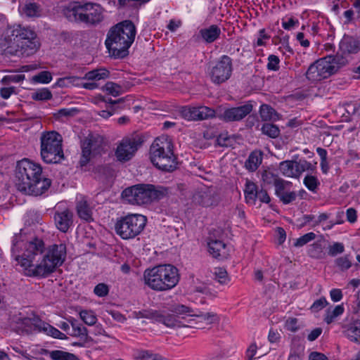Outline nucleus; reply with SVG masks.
<instances>
[{"label":"nucleus","instance_id":"c756f323","mask_svg":"<svg viewBox=\"0 0 360 360\" xmlns=\"http://www.w3.org/2000/svg\"><path fill=\"white\" fill-rule=\"evenodd\" d=\"M345 334L351 341L360 343V321L349 324L345 330Z\"/></svg>","mask_w":360,"mask_h":360},{"label":"nucleus","instance_id":"1a4fd4ad","mask_svg":"<svg viewBox=\"0 0 360 360\" xmlns=\"http://www.w3.org/2000/svg\"><path fill=\"white\" fill-rule=\"evenodd\" d=\"M16 325L14 328L18 333H32L36 332H42L47 335L54 338L65 339V335L62 333L57 328L50 324L42 321L37 317H19L15 321Z\"/></svg>","mask_w":360,"mask_h":360},{"label":"nucleus","instance_id":"4d7b16f0","mask_svg":"<svg viewBox=\"0 0 360 360\" xmlns=\"http://www.w3.org/2000/svg\"><path fill=\"white\" fill-rule=\"evenodd\" d=\"M94 292L98 296V297H105L106 296L109 292V288L108 286L105 283H99L96 285L94 289Z\"/></svg>","mask_w":360,"mask_h":360},{"label":"nucleus","instance_id":"4c0bfd02","mask_svg":"<svg viewBox=\"0 0 360 360\" xmlns=\"http://www.w3.org/2000/svg\"><path fill=\"white\" fill-rule=\"evenodd\" d=\"M295 165L296 167L297 178L300 177L302 172L306 171H314L316 168L314 165L304 159L295 161Z\"/></svg>","mask_w":360,"mask_h":360},{"label":"nucleus","instance_id":"6e6552de","mask_svg":"<svg viewBox=\"0 0 360 360\" xmlns=\"http://www.w3.org/2000/svg\"><path fill=\"white\" fill-rule=\"evenodd\" d=\"M63 138L58 132H44L41 136V156L46 163H58L64 158Z\"/></svg>","mask_w":360,"mask_h":360},{"label":"nucleus","instance_id":"de8ad7c7","mask_svg":"<svg viewBox=\"0 0 360 360\" xmlns=\"http://www.w3.org/2000/svg\"><path fill=\"white\" fill-rule=\"evenodd\" d=\"M303 183L304 186L312 192H316V190L319 185V181L318 179L312 175H307L304 180Z\"/></svg>","mask_w":360,"mask_h":360},{"label":"nucleus","instance_id":"09e8293b","mask_svg":"<svg viewBox=\"0 0 360 360\" xmlns=\"http://www.w3.org/2000/svg\"><path fill=\"white\" fill-rule=\"evenodd\" d=\"M316 237V235L313 232L307 233L302 236L297 238L294 243V246L300 248L302 247L309 242L313 240Z\"/></svg>","mask_w":360,"mask_h":360},{"label":"nucleus","instance_id":"4468645a","mask_svg":"<svg viewBox=\"0 0 360 360\" xmlns=\"http://www.w3.org/2000/svg\"><path fill=\"white\" fill-rule=\"evenodd\" d=\"M231 59L227 56H222L212 68L211 79L217 84L224 82L231 77Z\"/></svg>","mask_w":360,"mask_h":360},{"label":"nucleus","instance_id":"a19ab883","mask_svg":"<svg viewBox=\"0 0 360 360\" xmlns=\"http://www.w3.org/2000/svg\"><path fill=\"white\" fill-rule=\"evenodd\" d=\"M50 356L53 360H78L74 354L60 350L52 351Z\"/></svg>","mask_w":360,"mask_h":360},{"label":"nucleus","instance_id":"2f4dec72","mask_svg":"<svg viewBox=\"0 0 360 360\" xmlns=\"http://www.w3.org/2000/svg\"><path fill=\"white\" fill-rule=\"evenodd\" d=\"M109 77V71L105 68L95 69L86 72L84 77V79L91 81H99Z\"/></svg>","mask_w":360,"mask_h":360},{"label":"nucleus","instance_id":"bb28decb","mask_svg":"<svg viewBox=\"0 0 360 360\" xmlns=\"http://www.w3.org/2000/svg\"><path fill=\"white\" fill-rule=\"evenodd\" d=\"M19 11L22 15L29 18L39 17L41 15V10L39 6L37 4L32 2L20 6Z\"/></svg>","mask_w":360,"mask_h":360},{"label":"nucleus","instance_id":"a211bd4d","mask_svg":"<svg viewBox=\"0 0 360 360\" xmlns=\"http://www.w3.org/2000/svg\"><path fill=\"white\" fill-rule=\"evenodd\" d=\"M84 22L96 24L103 20V10L100 5L92 3H86L84 4Z\"/></svg>","mask_w":360,"mask_h":360},{"label":"nucleus","instance_id":"7c9ffc66","mask_svg":"<svg viewBox=\"0 0 360 360\" xmlns=\"http://www.w3.org/2000/svg\"><path fill=\"white\" fill-rule=\"evenodd\" d=\"M295 161L285 160L281 162L279 165L281 172L285 176L291 178H297L295 167Z\"/></svg>","mask_w":360,"mask_h":360},{"label":"nucleus","instance_id":"c9c22d12","mask_svg":"<svg viewBox=\"0 0 360 360\" xmlns=\"http://www.w3.org/2000/svg\"><path fill=\"white\" fill-rule=\"evenodd\" d=\"M259 112L261 117L264 120H276L278 119V114L268 105H262Z\"/></svg>","mask_w":360,"mask_h":360},{"label":"nucleus","instance_id":"2eb2a0df","mask_svg":"<svg viewBox=\"0 0 360 360\" xmlns=\"http://www.w3.org/2000/svg\"><path fill=\"white\" fill-rule=\"evenodd\" d=\"M181 116L188 121L202 120L213 117L215 110L207 106H184L179 110Z\"/></svg>","mask_w":360,"mask_h":360},{"label":"nucleus","instance_id":"ddd939ff","mask_svg":"<svg viewBox=\"0 0 360 360\" xmlns=\"http://www.w3.org/2000/svg\"><path fill=\"white\" fill-rule=\"evenodd\" d=\"M141 145V142L135 137L124 138L117 144L115 151L117 160L120 162L131 160Z\"/></svg>","mask_w":360,"mask_h":360},{"label":"nucleus","instance_id":"72a5a7b5","mask_svg":"<svg viewBox=\"0 0 360 360\" xmlns=\"http://www.w3.org/2000/svg\"><path fill=\"white\" fill-rule=\"evenodd\" d=\"M55 86L62 88L79 86L80 78L75 76L59 78L55 83Z\"/></svg>","mask_w":360,"mask_h":360},{"label":"nucleus","instance_id":"4be33fe9","mask_svg":"<svg viewBox=\"0 0 360 360\" xmlns=\"http://www.w3.org/2000/svg\"><path fill=\"white\" fill-rule=\"evenodd\" d=\"M76 210L77 215L81 219L86 221L92 220V207L85 196L80 195L77 197Z\"/></svg>","mask_w":360,"mask_h":360},{"label":"nucleus","instance_id":"f8f14e48","mask_svg":"<svg viewBox=\"0 0 360 360\" xmlns=\"http://www.w3.org/2000/svg\"><path fill=\"white\" fill-rule=\"evenodd\" d=\"M131 317L137 319L141 318L152 319L155 321L163 323L168 328H180L188 326L187 323L178 319L176 314L163 316L157 314L153 311H135L131 313Z\"/></svg>","mask_w":360,"mask_h":360},{"label":"nucleus","instance_id":"0eeeda50","mask_svg":"<svg viewBox=\"0 0 360 360\" xmlns=\"http://www.w3.org/2000/svg\"><path fill=\"white\" fill-rule=\"evenodd\" d=\"M167 194L166 188L153 184H140L122 191L123 199L132 205H149L162 199Z\"/></svg>","mask_w":360,"mask_h":360},{"label":"nucleus","instance_id":"f257e3e1","mask_svg":"<svg viewBox=\"0 0 360 360\" xmlns=\"http://www.w3.org/2000/svg\"><path fill=\"white\" fill-rule=\"evenodd\" d=\"M12 256L29 276H46L62 265L66 257L64 244L53 245L45 250L38 238H28L25 229L13 236Z\"/></svg>","mask_w":360,"mask_h":360},{"label":"nucleus","instance_id":"f03ea898","mask_svg":"<svg viewBox=\"0 0 360 360\" xmlns=\"http://www.w3.org/2000/svg\"><path fill=\"white\" fill-rule=\"evenodd\" d=\"M41 165L28 159L18 162L15 170L19 191L32 195H40L51 186V180L41 177Z\"/></svg>","mask_w":360,"mask_h":360},{"label":"nucleus","instance_id":"8fccbe9b","mask_svg":"<svg viewBox=\"0 0 360 360\" xmlns=\"http://www.w3.org/2000/svg\"><path fill=\"white\" fill-rule=\"evenodd\" d=\"M335 264L341 270L343 271L347 270L352 266V262L348 255L338 257L335 260Z\"/></svg>","mask_w":360,"mask_h":360},{"label":"nucleus","instance_id":"052dcab7","mask_svg":"<svg viewBox=\"0 0 360 360\" xmlns=\"http://www.w3.org/2000/svg\"><path fill=\"white\" fill-rule=\"evenodd\" d=\"M25 79L23 75H6L2 78V82L7 84L10 82L18 83Z\"/></svg>","mask_w":360,"mask_h":360},{"label":"nucleus","instance_id":"dca6fc26","mask_svg":"<svg viewBox=\"0 0 360 360\" xmlns=\"http://www.w3.org/2000/svg\"><path fill=\"white\" fill-rule=\"evenodd\" d=\"M252 110V105L250 103H246L236 108H224L219 107L216 112L221 119L226 122H233L242 120Z\"/></svg>","mask_w":360,"mask_h":360},{"label":"nucleus","instance_id":"f704fd0d","mask_svg":"<svg viewBox=\"0 0 360 360\" xmlns=\"http://www.w3.org/2000/svg\"><path fill=\"white\" fill-rule=\"evenodd\" d=\"M103 90L114 97H117L124 93V89L122 86L112 82H107L103 87Z\"/></svg>","mask_w":360,"mask_h":360},{"label":"nucleus","instance_id":"9b49d317","mask_svg":"<svg viewBox=\"0 0 360 360\" xmlns=\"http://www.w3.org/2000/svg\"><path fill=\"white\" fill-rule=\"evenodd\" d=\"M339 59L328 56L316 60L311 65L306 73L307 79L311 82H318L328 78L340 68Z\"/></svg>","mask_w":360,"mask_h":360},{"label":"nucleus","instance_id":"680f3d73","mask_svg":"<svg viewBox=\"0 0 360 360\" xmlns=\"http://www.w3.org/2000/svg\"><path fill=\"white\" fill-rule=\"evenodd\" d=\"M278 179L272 172L269 171H264L262 174V180L264 184H274L275 181Z\"/></svg>","mask_w":360,"mask_h":360},{"label":"nucleus","instance_id":"ea45409f","mask_svg":"<svg viewBox=\"0 0 360 360\" xmlns=\"http://www.w3.org/2000/svg\"><path fill=\"white\" fill-rule=\"evenodd\" d=\"M31 98L35 101H48L52 98V94L49 89L41 88L32 93Z\"/></svg>","mask_w":360,"mask_h":360},{"label":"nucleus","instance_id":"e2e57ef3","mask_svg":"<svg viewBox=\"0 0 360 360\" xmlns=\"http://www.w3.org/2000/svg\"><path fill=\"white\" fill-rule=\"evenodd\" d=\"M329 294L331 300L334 302H340L343 297L342 290L339 288H333Z\"/></svg>","mask_w":360,"mask_h":360},{"label":"nucleus","instance_id":"b1692460","mask_svg":"<svg viewBox=\"0 0 360 360\" xmlns=\"http://www.w3.org/2000/svg\"><path fill=\"white\" fill-rule=\"evenodd\" d=\"M340 49L345 53H356L360 51V42L349 36H345L340 42Z\"/></svg>","mask_w":360,"mask_h":360},{"label":"nucleus","instance_id":"6e6d98bb","mask_svg":"<svg viewBox=\"0 0 360 360\" xmlns=\"http://www.w3.org/2000/svg\"><path fill=\"white\" fill-rule=\"evenodd\" d=\"M270 35L267 34L264 29H261L258 32L257 39L255 42V45L257 46H262L266 45V41L269 40Z\"/></svg>","mask_w":360,"mask_h":360},{"label":"nucleus","instance_id":"473e14b6","mask_svg":"<svg viewBox=\"0 0 360 360\" xmlns=\"http://www.w3.org/2000/svg\"><path fill=\"white\" fill-rule=\"evenodd\" d=\"M257 188L255 183L247 181L245 188V200L248 203H255L257 199Z\"/></svg>","mask_w":360,"mask_h":360},{"label":"nucleus","instance_id":"20e7f679","mask_svg":"<svg viewBox=\"0 0 360 360\" xmlns=\"http://www.w3.org/2000/svg\"><path fill=\"white\" fill-rule=\"evenodd\" d=\"M144 283L152 290L166 291L174 288L179 281L178 269L172 264H162L145 270Z\"/></svg>","mask_w":360,"mask_h":360},{"label":"nucleus","instance_id":"c03bdc74","mask_svg":"<svg viewBox=\"0 0 360 360\" xmlns=\"http://www.w3.org/2000/svg\"><path fill=\"white\" fill-rule=\"evenodd\" d=\"M263 134L267 135L271 138H276L280 134V130L278 127L274 124L266 123L262 127Z\"/></svg>","mask_w":360,"mask_h":360},{"label":"nucleus","instance_id":"49530a36","mask_svg":"<svg viewBox=\"0 0 360 360\" xmlns=\"http://www.w3.org/2000/svg\"><path fill=\"white\" fill-rule=\"evenodd\" d=\"M274 185L275 186L276 194L278 197L280 195H281V193H283L286 190L291 188L292 183L278 179L276 181H275Z\"/></svg>","mask_w":360,"mask_h":360},{"label":"nucleus","instance_id":"e433bc0d","mask_svg":"<svg viewBox=\"0 0 360 360\" xmlns=\"http://www.w3.org/2000/svg\"><path fill=\"white\" fill-rule=\"evenodd\" d=\"M134 356L138 360H166L162 356L147 350L137 351Z\"/></svg>","mask_w":360,"mask_h":360},{"label":"nucleus","instance_id":"37998d69","mask_svg":"<svg viewBox=\"0 0 360 360\" xmlns=\"http://www.w3.org/2000/svg\"><path fill=\"white\" fill-rule=\"evenodd\" d=\"M81 319L87 325H94L97 321L94 312L89 310H82L79 312Z\"/></svg>","mask_w":360,"mask_h":360},{"label":"nucleus","instance_id":"a18cd8bd","mask_svg":"<svg viewBox=\"0 0 360 360\" xmlns=\"http://www.w3.org/2000/svg\"><path fill=\"white\" fill-rule=\"evenodd\" d=\"M68 321L72 328V332L70 333L71 335L79 337L86 334V328L81 324L77 323L74 318H70Z\"/></svg>","mask_w":360,"mask_h":360},{"label":"nucleus","instance_id":"aec40b11","mask_svg":"<svg viewBox=\"0 0 360 360\" xmlns=\"http://www.w3.org/2000/svg\"><path fill=\"white\" fill-rule=\"evenodd\" d=\"M172 311L176 314L178 319L187 323L186 327H193V321L197 309H192L188 306L177 304L172 307Z\"/></svg>","mask_w":360,"mask_h":360},{"label":"nucleus","instance_id":"cd10ccee","mask_svg":"<svg viewBox=\"0 0 360 360\" xmlns=\"http://www.w3.org/2000/svg\"><path fill=\"white\" fill-rule=\"evenodd\" d=\"M345 308L343 304H338L335 307L330 306L326 310L324 315V321L330 324L333 322L337 318L343 314Z\"/></svg>","mask_w":360,"mask_h":360},{"label":"nucleus","instance_id":"3c124183","mask_svg":"<svg viewBox=\"0 0 360 360\" xmlns=\"http://www.w3.org/2000/svg\"><path fill=\"white\" fill-rule=\"evenodd\" d=\"M41 220L40 214L34 211L27 212L25 217V222L26 224L31 225L35 223H39Z\"/></svg>","mask_w":360,"mask_h":360},{"label":"nucleus","instance_id":"58836bf2","mask_svg":"<svg viewBox=\"0 0 360 360\" xmlns=\"http://www.w3.org/2000/svg\"><path fill=\"white\" fill-rule=\"evenodd\" d=\"M53 79L52 75L49 71H42L31 78L33 84H49Z\"/></svg>","mask_w":360,"mask_h":360},{"label":"nucleus","instance_id":"13d9d810","mask_svg":"<svg viewBox=\"0 0 360 360\" xmlns=\"http://www.w3.org/2000/svg\"><path fill=\"white\" fill-rule=\"evenodd\" d=\"M345 250V247L342 243H334L329 247L328 254L330 256H335L338 254L342 253Z\"/></svg>","mask_w":360,"mask_h":360},{"label":"nucleus","instance_id":"5701e85b","mask_svg":"<svg viewBox=\"0 0 360 360\" xmlns=\"http://www.w3.org/2000/svg\"><path fill=\"white\" fill-rule=\"evenodd\" d=\"M208 250L215 258H225L228 255L226 245L219 240H211L208 242Z\"/></svg>","mask_w":360,"mask_h":360},{"label":"nucleus","instance_id":"603ef678","mask_svg":"<svg viewBox=\"0 0 360 360\" xmlns=\"http://www.w3.org/2000/svg\"><path fill=\"white\" fill-rule=\"evenodd\" d=\"M328 302L326 297H322L314 302L310 307V309L313 312H318L328 304Z\"/></svg>","mask_w":360,"mask_h":360},{"label":"nucleus","instance_id":"0e129e2a","mask_svg":"<svg viewBox=\"0 0 360 360\" xmlns=\"http://www.w3.org/2000/svg\"><path fill=\"white\" fill-rule=\"evenodd\" d=\"M321 253V248L319 244H313L309 250V255L314 258H319Z\"/></svg>","mask_w":360,"mask_h":360},{"label":"nucleus","instance_id":"bf43d9fd","mask_svg":"<svg viewBox=\"0 0 360 360\" xmlns=\"http://www.w3.org/2000/svg\"><path fill=\"white\" fill-rule=\"evenodd\" d=\"M285 328L291 332H295L300 327L296 318H289L285 322Z\"/></svg>","mask_w":360,"mask_h":360},{"label":"nucleus","instance_id":"5fc2aeb1","mask_svg":"<svg viewBox=\"0 0 360 360\" xmlns=\"http://www.w3.org/2000/svg\"><path fill=\"white\" fill-rule=\"evenodd\" d=\"M278 198L283 203L288 204L295 200L296 194L295 192L291 191L290 188H289L285 192L281 193V195H280Z\"/></svg>","mask_w":360,"mask_h":360},{"label":"nucleus","instance_id":"338daca9","mask_svg":"<svg viewBox=\"0 0 360 360\" xmlns=\"http://www.w3.org/2000/svg\"><path fill=\"white\" fill-rule=\"evenodd\" d=\"M14 93V87H4L0 89L1 96L8 99Z\"/></svg>","mask_w":360,"mask_h":360},{"label":"nucleus","instance_id":"a878e982","mask_svg":"<svg viewBox=\"0 0 360 360\" xmlns=\"http://www.w3.org/2000/svg\"><path fill=\"white\" fill-rule=\"evenodd\" d=\"M193 319H195V321H193V327H194L195 325H197L200 323H204L205 324H212L218 321V316L215 313H202L198 309H197V312L195 313Z\"/></svg>","mask_w":360,"mask_h":360},{"label":"nucleus","instance_id":"79ce46f5","mask_svg":"<svg viewBox=\"0 0 360 360\" xmlns=\"http://www.w3.org/2000/svg\"><path fill=\"white\" fill-rule=\"evenodd\" d=\"M214 279L221 284H227L230 281L227 271L224 268H215L214 271Z\"/></svg>","mask_w":360,"mask_h":360},{"label":"nucleus","instance_id":"7ed1b4c3","mask_svg":"<svg viewBox=\"0 0 360 360\" xmlns=\"http://www.w3.org/2000/svg\"><path fill=\"white\" fill-rule=\"evenodd\" d=\"M136 27L130 20H124L111 28L105 40L109 53L115 58H123L134 41Z\"/></svg>","mask_w":360,"mask_h":360},{"label":"nucleus","instance_id":"39448f33","mask_svg":"<svg viewBox=\"0 0 360 360\" xmlns=\"http://www.w3.org/2000/svg\"><path fill=\"white\" fill-rule=\"evenodd\" d=\"M150 159L157 168L172 172L176 168L177 162L173 153L172 140L165 136L158 137L150 148Z\"/></svg>","mask_w":360,"mask_h":360},{"label":"nucleus","instance_id":"9d476101","mask_svg":"<svg viewBox=\"0 0 360 360\" xmlns=\"http://www.w3.org/2000/svg\"><path fill=\"white\" fill-rule=\"evenodd\" d=\"M146 221V217L142 214H128L117 220L115 224V231L122 239L134 238L141 233Z\"/></svg>","mask_w":360,"mask_h":360},{"label":"nucleus","instance_id":"393cba45","mask_svg":"<svg viewBox=\"0 0 360 360\" xmlns=\"http://www.w3.org/2000/svg\"><path fill=\"white\" fill-rule=\"evenodd\" d=\"M221 34L220 28L216 25H212L208 27H205L199 31V35L201 39L206 43H212L216 41Z\"/></svg>","mask_w":360,"mask_h":360},{"label":"nucleus","instance_id":"69168bd1","mask_svg":"<svg viewBox=\"0 0 360 360\" xmlns=\"http://www.w3.org/2000/svg\"><path fill=\"white\" fill-rule=\"evenodd\" d=\"M296 39L300 43V44L304 48H308L310 46L309 41L304 38V34L302 32H298L297 34Z\"/></svg>","mask_w":360,"mask_h":360},{"label":"nucleus","instance_id":"864d4df0","mask_svg":"<svg viewBox=\"0 0 360 360\" xmlns=\"http://www.w3.org/2000/svg\"><path fill=\"white\" fill-rule=\"evenodd\" d=\"M280 60L275 55H270L268 57L267 69L271 71H277L279 69Z\"/></svg>","mask_w":360,"mask_h":360},{"label":"nucleus","instance_id":"423d86ee","mask_svg":"<svg viewBox=\"0 0 360 360\" xmlns=\"http://www.w3.org/2000/svg\"><path fill=\"white\" fill-rule=\"evenodd\" d=\"M5 40L8 46L17 48L27 56L33 54L39 46L35 32L31 28L20 25L8 27L6 31Z\"/></svg>","mask_w":360,"mask_h":360},{"label":"nucleus","instance_id":"f3484780","mask_svg":"<svg viewBox=\"0 0 360 360\" xmlns=\"http://www.w3.org/2000/svg\"><path fill=\"white\" fill-rule=\"evenodd\" d=\"M53 218L56 226L63 233H66L73 223V214L68 209L57 210Z\"/></svg>","mask_w":360,"mask_h":360},{"label":"nucleus","instance_id":"6ab92c4d","mask_svg":"<svg viewBox=\"0 0 360 360\" xmlns=\"http://www.w3.org/2000/svg\"><path fill=\"white\" fill-rule=\"evenodd\" d=\"M63 13L70 21L84 22V4L72 2L63 9Z\"/></svg>","mask_w":360,"mask_h":360},{"label":"nucleus","instance_id":"774afa93","mask_svg":"<svg viewBox=\"0 0 360 360\" xmlns=\"http://www.w3.org/2000/svg\"><path fill=\"white\" fill-rule=\"evenodd\" d=\"M257 198H258L262 202L268 203L270 202V197L269 196L267 192L264 190H261L257 192Z\"/></svg>","mask_w":360,"mask_h":360},{"label":"nucleus","instance_id":"412c9836","mask_svg":"<svg viewBox=\"0 0 360 360\" xmlns=\"http://www.w3.org/2000/svg\"><path fill=\"white\" fill-rule=\"evenodd\" d=\"M99 153V147L97 142L91 139H86L82 143V156L80 165H86L91 157Z\"/></svg>","mask_w":360,"mask_h":360},{"label":"nucleus","instance_id":"c85d7f7f","mask_svg":"<svg viewBox=\"0 0 360 360\" xmlns=\"http://www.w3.org/2000/svg\"><path fill=\"white\" fill-rule=\"evenodd\" d=\"M262 161V153L259 150L252 152L245 162V167L249 171H255L261 165Z\"/></svg>","mask_w":360,"mask_h":360}]
</instances>
